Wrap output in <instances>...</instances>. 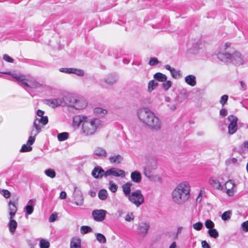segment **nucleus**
Segmentation results:
<instances>
[{"label": "nucleus", "mask_w": 248, "mask_h": 248, "mask_svg": "<svg viewBox=\"0 0 248 248\" xmlns=\"http://www.w3.org/2000/svg\"><path fill=\"white\" fill-rule=\"evenodd\" d=\"M137 114L140 121L152 130L157 131L161 129L162 123L160 119L149 109L140 108Z\"/></svg>", "instance_id": "f257e3e1"}, {"label": "nucleus", "mask_w": 248, "mask_h": 248, "mask_svg": "<svg viewBox=\"0 0 248 248\" xmlns=\"http://www.w3.org/2000/svg\"><path fill=\"white\" fill-rule=\"evenodd\" d=\"M190 186L186 181L178 184L171 192V199L173 202L182 205L186 202L190 197Z\"/></svg>", "instance_id": "f03ea898"}, {"label": "nucleus", "mask_w": 248, "mask_h": 248, "mask_svg": "<svg viewBox=\"0 0 248 248\" xmlns=\"http://www.w3.org/2000/svg\"><path fill=\"white\" fill-rule=\"evenodd\" d=\"M103 126V122L98 118L88 119L82 124L81 133L85 136L93 135L97 130Z\"/></svg>", "instance_id": "7ed1b4c3"}, {"label": "nucleus", "mask_w": 248, "mask_h": 248, "mask_svg": "<svg viewBox=\"0 0 248 248\" xmlns=\"http://www.w3.org/2000/svg\"><path fill=\"white\" fill-rule=\"evenodd\" d=\"M2 73L10 75L13 78L16 79L19 85L23 88L30 89H39L42 87V85L32 77L25 78V76L16 74H11L9 72H2Z\"/></svg>", "instance_id": "20e7f679"}, {"label": "nucleus", "mask_w": 248, "mask_h": 248, "mask_svg": "<svg viewBox=\"0 0 248 248\" xmlns=\"http://www.w3.org/2000/svg\"><path fill=\"white\" fill-rule=\"evenodd\" d=\"M129 201L139 207L144 202V196L141 191L140 189L136 190L131 192V194L127 197Z\"/></svg>", "instance_id": "39448f33"}, {"label": "nucleus", "mask_w": 248, "mask_h": 248, "mask_svg": "<svg viewBox=\"0 0 248 248\" xmlns=\"http://www.w3.org/2000/svg\"><path fill=\"white\" fill-rule=\"evenodd\" d=\"M231 43L227 42L220 47L217 54V58L221 61L228 62L231 60V54L226 51V49L231 46Z\"/></svg>", "instance_id": "423d86ee"}, {"label": "nucleus", "mask_w": 248, "mask_h": 248, "mask_svg": "<svg viewBox=\"0 0 248 248\" xmlns=\"http://www.w3.org/2000/svg\"><path fill=\"white\" fill-rule=\"evenodd\" d=\"M48 123V118L47 116H42L40 118H36L34 121L33 124V127L35 129H32L31 131V134L32 135L36 136L41 131V126L40 124L45 125Z\"/></svg>", "instance_id": "0eeeda50"}, {"label": "nucleus", "mask_w": 248, "mask_h": 248, "mask_svg": "<svg viewBox=\"0 0 248 248\" xmlns=\"http://www.w3.org/2000/svg\"><path fill=\"white\" fill-rule=\"evenodd\" d=\"M230 124L228 125V133L232 135L235 133L237 129V118L234 115H230L227 118Z\"/></svg>", "instance_id": "6e6552de"}, {"label": "nucleus", "mask_w": 248, "mask_h": 248, "mask_svg": "<svg viewBox=\"0 0 248 248\" xmlns=\"http://www.w3.org/2000/svg\"><path fill=\"white\" fill-rule=\"evenodd\" d=\"M74 188L73 196L75 203L78 206H82L83 204L84 198L81 190L76 186H74Z\"/></svg>", "instance_id": "1a4fd4ad"}, {"label": "nucleus", "mask_w": 248, "mask_h": 248, "mask_svg": "<svg viewBox=\"0 0 248 248\" xmlns=\"http://www.w3.org/2000/svg\"><path fill=\"white\" fill-rule=\"evenodd\" d=\"M108 176L124 177L125 176V172L120 169L111 168L105 171V177Z\"/></svg>", "instance_id": "9d476101"}, {"label": "nucleus", "mask_w": 248, "mask_h": 248, "mask_svg": "<svg viewBox=\"0 0 248 248\" xmlns=\"http://www.w3.org/2000/svg\"><path fill=\"white\" fill-rule=\"evenodd\" d=\"M61 103V106H68L72 107L73 105V101H75V96L71 94H68L62 97H60Z\"/></svg>", "instance_id": "9b49d317"}, {"label": "nucleus", "mask_w": 248, "mask_h": 248, "mask_svg": "<svg viewBox=\"0 0 248 248\" xmlns=\"http://www.w3.org/2000/svg\"><path fill=\"white\" fill-rule=\"evenodd\" d=\"M75 101H73V105L72 107L76 109H82L86 107L87 102L86 100L82 97L75 96Z\"/></svg>", "instance_id": "f8f14e48"}, {"label": "nucleus", "mask_w": 248, "mask_h": 248, "mask_svg": "<svg viewBox=\"0 0 248 248\" xmlns=\"http://www.w3.org/2000/svg\"><path fill=\"white\" fill-rule=\"evenodd\" d=\"M107 213L105 210H94L92 212V216L95 221H102L105 219Z\"/></svg>", "instance_id": "ddd939ff"}, {"label": "nucleus", "mask_w": 248, "mask_h": 248, "mask_svg": "<svg viewBox=\"0 0 248 248\" xmlns=\"http://www.w3.org/2000/svg\"><path fill=\"white\" fill-rule=\"evenodd\" d=\"M150 228V225L146 222H142L138 226L139 233L143 236L146 235Z\"/></svg>", "instance_id": "4468645a"}, {"label": "nucleus", "mask_w": 248, "mask_h": 248, "mask_svg": "<svg viewBox=\"0 0 248 248\" xmlns=\"http://www.w3.org/2000/svg\"><path fill=\"white\" fill-rule=\"evenodd\" d=\"M235 184L232 180H229L225 183L226 192L229 196H232L235 192Z\"/></svg>", "instance_id": "2eb2a0df"}, {"label": "nucleus", "mask_w": 248, "mask_h": 248, "mask_svg": "<svg viewBox=\"0 0 248 248\" xmlns=\"http://www.w3.org/2000/svg\"><path fill=\"white\" fill-rule=\"evenodd\" d=\"M92 175L95 178H101L103 176L105 177V171L101 167L97 166L93 170Z\"/></svg>", "instance_id": "dca6fc26"}, {"label": "nucleus", "mask_w": 248, "mask_h": 248, "mask_svg": "<svg viewBox=\"0 0 248 248\" xmlns=\"http://www.w3.org/2000/svg\"><path fill=\"white\" fill-rule=\"evenodd\" d=\"M87 117L85 115H81L75 116L73 120L74 126L78 127L81 124L84 123V122L87 119Z\"/></svg>", "instance_id": "f3484780"}, {"label": "nucleus", "mask_w": 248, "mask_h": 248, "mask_svg": "<svg viewBox=\"0 0 248 248\" xmlns=\"http://www.w3.org/2000/svg\"><path fill=\"white\" fill-rule=\"evenodd\" d=\"M108 160L110 164H119L123 161V157L119 154L111 155L108 158Z\"/></svg>", "instance_id": "a211bd4d"}, {"label": "nucleus", "mask_w": 248, "mask_h": 248, "mask_svg": "<svg viewBox=\"0 0 248 248\" xmlns=\"http://www.w3.org/2000/svg\"><path fill=\"white\" fill-rule=\"evenodd\" d=\"M93 154L101 159L106 158L108 156L106 150L100 147H97L94 149Z\"/></svg>", "instance_id": "6ab92c4d"}, {"label": "nucleus", "mask_w": 248, "mask_h": 248, "mask_svg": "<svg viewBox=\"0 0 248 248\" xmlns=\"http://www.w3.org/2000/svg\"><path fill=\"white\" fill-rule=\"evenodd\" d=\"M232 61L235 63L237 65H241L243 63V59L239 52H235L232 56L231 55V60L229 61Z\"/></svg>", "instance_id": "aec40b11"}, {"label": "nucleus", "mask_w": 248, "mask_h": 248, "mask_svg": "<svg viewBox=\"0 0 248 248\" xmlns=\"http://www.w3.org/2000/svg\"><path fill=\"white\" fill-rule=\"evenodd\" d=\"M8 210L10 217L14 218L17 211V208L16 202L10 201L8 203Z\"/></svg>", "instance_id": "412c9836"}, {"label": "nucleus", "mask_w": 248, "mask_h": 248, "mask_svg": "<svg viewBox=\"0 0 248 248\" xmlns=\"http://www.w3.org/2000/svg\"><path fill=\"white\" fill-rule=\"evenodd\" d=\"M117 79V76L115 74H110L104 79V81L107 85L111 86L116 83Z\"/></svg>", "instance_id": "4be33fe9"}, {"label": "nucleus", "mask_w": 248, "mask_h": 248, "mask_svg": "<svg viewBox=\"0 0 248 248\" xmlns=\"http://www.w3.org/2000/svg\"><path fill=\"white\" fill-rule=\"evenodd\" d=\"M61 103L60 97L46 100V104L52 108L61 106Z\"/></svg>", "instance_id": "5701e85b"}, {"label": "nucleus", "mask_w": 248, "mask_h": 248, "mask_svg": "<svg viewBox=\"0 0 248 248\" xmlns=\"http://www.w3.org/2000/svg\"><path fill=\"white\" fill-rule=\"evenodd\" d=\"M209 183L210 186L214 189L217 190H222L223 187L221 186L219 181L215 178H211L209 180Z\"/></svg>", "instance_id": "b1692460"}, {"label": "nucleus", "mask_w": 248, "mask_h": 248, "mask_svg": "<svg viewBox=\"0 0 248 248\" xmlns=\"http://www.w3.org/2000/svg\"><path fill=\"white\" fill-rule=\"evenodd\" d=\"M130 177L133 182L135 183H140L141 181V175L140 173L137 170L131 172Z\"/></svg>", "instance_id": "393cba45"}, {"label": "nucleus", "mask_w": 248, "mask_h": 248, "mask_svg": "<svg viewBox=\"0 0 248 248\" xmlns=\"http://www.w3.org/2000/svg\"><path fill=\"white\" fill-rule=\"evenodd\" d=\"M165 68L170 71L171 76L174 78H177L181 77V71L178 70L176 71L174 68H172L170 65L167 64L165 65Z\"/></svg>", "instance_id": "a878e982"}, {"label": "nucleus", "mask_w": 248, "mask_h": 248, "mask_svg": "<svg viewBox=\"0 0 248 248\" xmlns=\"http://www.w3.org/2000/svg\"><path fill=\"white\" fill-rule=\"evenodd\" d=\"M132 186V184L129 182L126 183L125 184L122 186L124 196L127 198L130 195V194H131V187Z\"/></svg>", "instance_id": "bb28decb"}, {"label": "nucleus", "mask_w": 248, "mask_h": 248, "mask_svg": "<svg viewBox=\"0 0 248 248\" xmlns=\"http://www.w3.org/2000/svg\"><path fill=\"white\" fill-rule=\"evenodd\" d=\"M185 82L191 86H194L196 84V77L193 75L187 76L185 78Z\"/></svg>", "instance_id": "cd10ccee"}, {"label": "nucleus", "mask_w": 248, "mask_h": 248, "mask_svg": "<svg viewBox=\"0 0 248 248\" xmlns=\"http://www.w3.org/2000/svg\"><path fill=\"white\" fill-rule=\"evenodd\" d=\"M14 218L9 217V222L8 223V227L9 231L14 233L17 226V222L13 219Z\"/></svg>", "instance_id": "c85d7f7f"}, {"label": "nucleus", "mask_w": 248, "mask_h": 248, "mask_svg": "<svg viewBox=\"0 0 248 248\" xmlns=\"http://www.w3.org/2000/svg\"><path fill=\"white\" fill-rule=\"evenodd\" d=\"M81 240L79 238H73L70 243V248H80Z\"/></svg>", "instance_id": "c756f323"}, {"label": "nucleus", "mask_w": 248, "mask_h": 248, "mask_svg": "<svg viewBox=\"0 0 248 248\" xmlns=\"http://www.w3.org/2000/svg\"><path fill=\"white\" fill-rule=\"evenodd\" d=\"M152 169L150 166H146L143 167V174L148 178H151L152 176Z\"/></svg>", "instance_id": "7c9ffc66"}, {"label": "nucleus", "mask_w": 248, "mask_h": 248, "mask_svg": "<svg viewBox=\"0 0 248 248\" xmlns=\"http://www.w3.org/2000/svg\"><path fill=\"white\" fill-rule=\"evenodd\" d=\"M154 78H155L157 80L160 82H164L167 80V78L166 76L164 74H163L161 73H155L154 76Z\"/></svg>", "instance_id": "2f4dec72"}, {"label": "nucleus", "mask_w": 248, "mask_h": 248, "mask_svg": "<svg viewBox=\"0 0 248 248\" xmlns=\"http://www.w3.org/2000/svg\"><path fill=\"white\" fill-rule=\"evenodd\" d=\"M108 193L105 189H102L98 192V197L101 200H105L108 197Z\"/></svg>", "instance_id": "473e14b6"}, {"label": "nucleus", "mask_w": 248, "mask_h": 248, "mask_svg": "<svg viewBox=\"0 0 248 248\" xmlns=\"http://www.w3.org/2000/svg\"><path fill=\"white\" fill-rule=\"evenodd\" d=\"M158 86V83L157 81L153 80L150 81L148 85V90L149 92H152L154 89H155L156 87Z\"/></svg>", "instance_id": "72a5a7b5"}, {"label": "nucleus", "mask_w": 248, "mask_h": 248, "mask_svg": "<svg viewBox=\"0 0 248 248\" xmlns=\"http://www.w3.org/2000/svg\"><path fill=\"white\" fill-rule=\"evenodd\" d=\"M69 134L67 132H62L57 135V138L59 141H62L68 138Z\"/></svg>", "instance_id": "f704fd0d"}, {"label": "nucleus", "mask_w": 248, "mask_h": 248, "mask_svg": "<svg viewBox=\"0 0 248 248\" xmlns=\"http://www.w3.org/2000/svg\"><path fill=\"white\" fill-rule=\"evenodd\" d=\"M45 173L47 176L51 178H53L56 176V172L54 170L52 169L46 170H45Z\"/></svg>", "instance_id": "c9c22d12"}, {"label": "nucleus", "mask_w": 248, "mask_h": 248, "mask_svg": "<svg viewBox=\"0 0 248 248\" xmlns=\"http://www.w3.org/2000/svg\"><path fill=\"white\" fill-rule=\"evenodd\" d=\"M208 233L209 236L214 238H217L218 236V232L216 229L212 228L208 230Z\"/></svg>", "instance_id": "e433bc0d"}, {"label": "nucleus", "mask_w": 248, "mask_h": 248, "mask_svg": "<svg viewBox=\"0 0 248 248\" xmlns=\"http://www.w3.org/2000/svg\"><path fill=\"white\" fill-rule=\"evenodd\" d=\"M94 113L100 115H104L108 112L107 110L101 108H96L93 110Z\"/></svg>", "instance_id": "4c0bfd02"}, {"label": "nucleus", "mask_w": 248, "mask_h": 248, "mask_svg": "<svg viewBox=\"0 0 248 248\" xmlns=\"http://www.w3.org/2000/svg\"><path fill=\"white\" fill-rule=\"evenodd\" d=\"M49 242L46 239H42L40 240L39 246L40 248H49Z\"/></svg>", "instance_id": "58836bf2"}, {"label": "nucleus", "mask_w": 248, "mask_h": 248, "mask_svg": "<svg viewBox=\"0 0 248 248\" xmlns=\"http://www.w3.org/2000/svg\"><path fill=\"white\" fill-rule=\"evenodd\" d=\"M79 77H83L84 75V72L83 70L73 68L72 73Z\"/></svg>", "instance_id": "ea45409f"}, {"label": "nucleus", "mask_w": 248, "mask_h": 248, "mask_svg": "<svg viewBox=\"0 0 248 248\" xmlns=\"http://www.w3.org/2000/svg\"><path fill=\"white\" fill-rule=\"evenodd\" d=\"M96 239L97 240L101 243H105L106 242V239L105 236L100 233H98L96 234Z\"/></svg>", "instance_id": "a19ab883"}, {"label": "nucleus", "mask_w": 248, "mask_h": 248, "mask_svg": "<svg viewBox=\"0 0 248 248\" xmlns=\"http://www.w3.org/2000/svg\"><path fill=\"white\" fill-rule=\"evenodd\" d=\"M135 218V216L133 213L129 212L128 213L125 217V220L127 222L133 221Z\"/></svg>", "instance_id": "79ce46f5"}, {"label": "nucleus", "mask_w": 248, "mask_h": 248, "mask_svg": "<svg viewBox=\"0 0 248 248\" xmlns=\"http://www.w3.org/2000/svg\"><path fill=\"white\" fill-rule=\"evenodd\" d=\"M108 188L112 192L115 193L117 190L118 186L113 182L109 181Z\"/></svg>", "instance_id": "37998d69"}, {"label": "nucleus", "mask_w": 248, "mask_h": 248, "mask_svg": "<svg viewBox=\"0 0 248 248\" xmlns=\"http://www.w3.org/2000/svg\"><path fill=\"white\" fill-rule=\"evenodd\" d=\"M92 228L87 226H83L80 228V232L82 234H86L89 232H92Z\"/></svg>", "instance_id": "c03bdc74"}, {"label": "nucleus", "mask_w": 248, "mask_h": 248, "mask_svg": "<svg viewBox=\"0 0 248 248\" xmlns=\"http://www.w3.org/2000/svg\"><path fill=\"white\" fill-rule=\"evenodd\" d=\"M205 226L207 229L210 230L215 227V224L211 220L208 219L205 222Z\"/></svg>", "instance_id": "a18cd8bd"}, {"label": "nucleus", "mask_w": 248, "mask_h": 248, "mask_svg": "<svg viewBox=\"0 0 248 248\" xmlns=\"http://www.w3.org/2000/svg\"><path fill=\"white\" fill-rule=\"evenodd\" d=\"M231 212L229 211H226L224 212L222 216H221V218L223 220H227L230 218Z\"/></svg>", "instance_id": "49530a36"}, {"label": "nucleus", "mask_w": 248, "mask_h": 248, "mask_svg": "<svg viewBox=\"0 0 248 248\" xmlns=\"http://www.w3.org/2000/svg\"><path fill=\"white\" fill-rule=\"evenodd\" d=\"M193 228L197 231H200L203 227V224L201 222H198L193 225Z\"/></svg>", "instance_id": "de8ad7c7"}, {"label": "nucleus", "mask_w": 248, "mask_h": 248, "mask_svg": "<svg viewBox=\"0 0 248 248\" xmlns=\"http://www.w3.org/2000/svg\"><path fill=\"white\" fill-rule=\"evenodd\" d=\"M36 136L32 135L31 134V132H30V137L29 138V140L27 141V145L31 146L34 142L35 140V137Z\"/></svg>", "instance_id": "09e8293b"}, {"label": "nucleus", "mask_w": 248, "mask_h": 248, "mask_svg": "<svg viewBox=\"0 0 248 248\" xmlns=\"http://www.w3.org/2000/svg\"><path fill=\"white\" fill-rule=\"evenodd\" d=\"M28 145L24 144L22 145L20 151L21 152H30L32 148L29 146H27Z\"/></svg>", "instance_id": "8fccbe9b"}, {"label": "nucleus", "mask_w": 248, "mask_h": 248, "mask_svg": "<svg viewBox=\"0 0 248 248\" xmlns=\"http://www.w3.org/2000/svg\"><path fill=\"white\" fill-rule=\"evenodd\" d=\"M165 81L162 83V86L165 90H168L171 86V82L170 80H166Z\"/></svg>", "instance_id": "3c124183"}, {"label": "nucleus", "mask_w": 248, "mask_h": 248, "mask_svg": "<svg viewBox=\"0 0 248 248\" xmlns=\"http://www.w3.org/2000/svg\"><path fill=\"white\" fill-rule=\"evenodd\" d=\"M176 103L174 102H171L167 105V106L170 108V110L174 111L177 107H176Z\"/></svg>", "instance_id": "603ef678"}, {"label": "nucleus", "mask_w": 248, "mask_h": 248, "mask_svg": "<svg viewBox=\"0 0 248 248\" xmlns=\"http://www.w3.org/2000/svg\"><path fill=\"white\" fill-rule=\"evenodd\" d=\"M228 99V96L227 95H223L221 96L220 100V103L222 105V106H224L225 104L227 102Z\"/></svg>", "instance_id": "864d4df0"}, {"label": "nucleus", "mask_w": 248, "mask_h": 248, "mask_svg": "<svg viewBox=\"0 0 248 248\" xmlns=\"http://www.w3.org/2000/svg\"><path fill=\"white\" fill-rule=\"evenodd\" d=\"M33 211V206L31 205H27L26 206V212L28 215L32 214Z\"/></svg>", "instance_id": "5fc2aeb1"}, {"label": "nucleus", "mask_w": 248, "mask_h": 248, "mask_svg": "<svg viewBox=\"0 0 248 248\" xmlns=\"http://www.w3.org/2000/svg\"><path fill=\"white\" fill-rule=\"evenodd\" d=\"M159 63V62L158 61L157 58H156L155 57L151 58L149 62V64L152 66L157 64Z\"/></svg>", "instance_id": "6e6d98bb"}, {"label": "nucleus", "mask_w": 248, "mask_h": 248, "mask_svg": "<svg viewBox=\"0 0 248 248\" xmlns=\"http://www.w3.org/2000/svg\"><path fill=\"white\" fill-rule=\"evenodd\" d=\"M72 70L73 68H62L60 69V72L66 74H72Z\"/></svg>", "instance_id": "4d7b16f0"}, {"label": "nucleus", "mask_w": 248, "mask_h": 248, "mask_svg": "<svg viewBox=\"0 0 248 248\" xmlns=\"http://www.w3.org/2000/svg\"><path fill=\"white\" fill-rule=\"evenodd\" d=\"M226 162L227 165H231L232 164H237V159L236 158L233 157L232 158L228 159Z\"/></svg>", "instance_id": "13d9d810"}, {"label": "nucleus", "mask_w": 248, "mask_h": 248, "mask_svg": "<svg viewBox=\"0 0 248 248\" xmlns=\"http://www.w3.org/2000/svg\"><path fill=\"white\" fill-rule=\"evenodd\" d=\"M58 215L57 213H53L49 217V221L50 222H53L56 220Z\"/></svg>", "instance_id": "bf43d9fd"}, {"label": "nucleus", "mask_w": 248, "mask_h": 248, "mask_svg": "<svg viewBox=\"0 0 248 248\" xmlns=\"http://www.w3.org/2000/svg\"><path fill=\"white\" fill-rule=\"evenodd\" d=\"M3 59L4 61L8 62H9L12 63L14 62V60L7 54L3 55Z\"/></svg>", "instance_id": "052dcab7"}, {"label": "nucleus", "mask_w": 248, "mask_h": 248, "mask_svg": "<svg viewBox=\"0 0 248 248\" xmlns=\"http://www.w3.org/2000/svg\"><path fill=\"white\" fill-rule=\"evenodd\" d=\"M241 227L244 231L248 232V220L243 222Z\"/></svg>", "instance_id": "680f3d73"}, {"label": "nucleus", "mask_w": 248, "mask_h": 248, "mask_svg": "<svg viewBox=\"0 0 248 248\" xmlns=\"http://www.w3.org/2000/svg\"><path fill=\"white\" fill-rule=\"evenodd\" d=\"M2 195L3 196L6 198H8L10 197V192L7 190H5V189H3L2 190Z\"/></svg>", "instance_id": "e2e57ef3"}, {"label": "nucleus", "mask_w": 248, "mask_h": 248, "mask_svg": "<svg viewBox=\"0 0 248 248\" xmlns=\"http://www.w3.org/2000/svg\"><path fill=\"white\" fill-rule=\"evenodd\" d=\"M220 115L222 117H225L227 114V111L225 108H222L219 112Z\"/></svg>", "instance_id": "0e129e2a"}, {"label": "nucleus", "mask_w": 248, "mask_h": 248, "mask_svg": "<svg viewBox=\"0 0 248 248\" xmlns=\"http://www.w3.org/2000/svg\"><path fill=\"white\" fill-rule=\"evenodd\" d=\"M202 248H210V246L205 240L202 242Z\"/></svg>", "instance_id": "69168bd1"}, {"label": "nucleus", "mask_w": 248, "mask_h": 248, "mask_svg": "<svg viewBox=\"0 0 248 248\" xmlns=\"http://www.w3.org/2000/svg\"><path fill=\"white\" fill-rule=\"evenodd\" d=\"M66 197V193L65 191H62L60 195V198L61 199H65Z\"/></svg>", "instance_id": "338daca9"}, {"label": "nucleus", "mask_w": 248, "mask_h": 248, "mask_svg": "<svg viewBox=\"0 0 248 248\" xmlns=\"http://www.w3.org/2000/svg\"><path fill=\"white\" fill-rule=\"evenodd\" d=\"M44 114V111H43L41 110L38 109L37 111V115L39 117L43 116Z\"/></svg>", "instance_id": "774afa93"}]
</instances>
